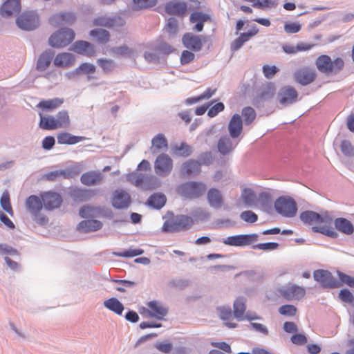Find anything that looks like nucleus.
Returning a JSON list of instances; mask_svg holds the SVG:
<instances>
[{
	"instance_id": "f257e3e1",
	"label": "nucleus",
	"mask_w": 354,
	"mask_h": 354,
	"mask_svg": "<svg viewBox=\"0 0 354 354\" xmlns=\"http://www.w3.org/2000/svg\"><path fill=\"white\" fill-rule=\"evenodd\" d=\"M171 214L172 217L163 223L162 227V232H163L174 233L187 231L194 224V221L189 216L184 214L174 216L173 213Z\"/></svg>"
},
{
	"instance_id": "f03ea898",
	"label": "nucleus",
	"mask_w": 354,
	"mask_h": 354,
	"mask_svg": "<svg viewBox=\"0 0 354 354\" xmlns=\"http://www.w3.org/2000/svg\"><path fill=\"white\" fill-rule=\"evenodd\" d=\"M127 180L143 190H152L158 185L156 177L142 173L131 172L127 174Z\"/></svg>"
},
{
	"instance_id": "7ed1b4c3",
	"label": "nucleus",
	"mask_w": 354,
	"mask_h": 354,
	"mask_svg": "<svg viewBox=\"0 0 354 354\" xmlns=\"http://www.w3.org/2000/svg\"><path fill=\"white\" fill-rule=\"evenodd\" d=\"M344 62L340 57L336 58L334 61L326 55H322L318 57L316 60L317 69L325 74L337 73L344 67Z\"/></svg>"
},
{
	"instance_id": "20e7f679",
	"label": "nucleus",
	"mask_w": 354,
	"mask_h": 354,
	"mask_svg": "<svg viewBox=\"0 0 354 354\" xmlns=\"http://www.w3.org/2000/svg\"><path fill=\"white\" fill-rule=\"evenodd\" d=\"M274 209L280 215L287 217H294L297 212L296 201L290 196H280L274 202Z\"/></svg>"
},
{
	"instance_id": "39448f33",
	"label": "nucleus",
	"mask_w": 354,
	"mask_h": 354,
	"mask_svg": "<svg viewBox=\"0 0 354 354\" xmlns=\"http://www.w3.org/2000/svg\"><path fill=\"white\" fill-rule=\"evenodd\" d=\"M206 187L201 183L195 181L180 184L176 188L177 193L187 198H197L205 192Z\"/></svg>"
},
{
	"instance_id": "423d86ee",
	"label": "nucleus",
	"mask_w": 354,
	"mask_h": 354,
	"mask_svg": "<svg viewBox=\"0 0 354 354\" xmlns=\"http://www.w3.org/2000/svg\"><path fill=\"white\" fill-rule=\"evenodd\" d=\"M75 38L74 31L63 28L53 34L49 38V44L53 47L62 48L68 45Z\"/></svg>"
},
{
	"instance_id": "0eeeda50",
	"label": "nucleus",
	"mask_w": 354,
	"mask_h": 354,
	"mask_svg": "<svg viewBox=\"0 0 354 354\" xmlns=\"http://www.w3.org/2000/svg\"><path fill=\"white\" fill-rule=\"evenodd\" d=\"M259 235L257 234H237L227 236L225 239H218V242L229 246L244 247L250 245L257 241Z\"/></svg>"
},
{
	"instance_id": "6e6552de",
	"label": "nucleus",
	"mask_w": 354,
	"mask_h": 354,
	"mask_svg": "<svg viewBox=\"0 0 354 354\" xmlns=\"http://www.w3.org/2000/svg\"><path fill=\"white\" fill-rule=\"evenodd\" d=\"M313 277L323 288L333 289L339 288L341 285L328 270H316L313 272Z\"/></svg>"
},
{
	"instance_id": "1a4fd4ad",
	"label": "nucleus",
	"mask_w": 354,
	"mask_h": 354,
	"mask_svg": "<svg viewBox=\"0 0 354 354\" xmlns=\"http://www.w3.org/2000/svg\"><path fill=\"white\" fill-rule=\"evenodd\" d=\"M173 168V161L171 158L165 153L159 155L154 162V169L159 176H167L169 175Z\"/></svg>"
},
{
	"instance_id": "9d476101",
	"label": "nucleus",
	"mask_w": 354,
	"mask_h": 354,
	"mask_svg": "<svg viewBox=\"0 0 354 354\" xmlns=\"http://www.w3.org/2000/svg\"><path fill=\"white\" fill-rule=\"evenodd\" d=\"M69 50L77 54L88 57H94L96 54L95 46L84 40L75 41L70 46Z\"/></svg>"
},
{
	"instance_id": "9b49d317",
	"label": "nucleus",
	"mask_w": 354,
	"mask_h": 354,
	"mask_svg": "<svg viewBox=\"0 0 354 354\" xmlns=\"http://www.w3.org/2000/svg\"><path fill=\"white\" fill-rule=\"evenodd\" d=\"M279 292L288 301L300 300L305 296L306 290L303 287L297 285H291L281 287L279 288Z\"/></svg>"
},
{
	"instance_id": "f8f14e48",
	"label": "nucleus",
	"mask_w": 354,
	"mask_h": 354,
	"mask_svg": "<svg viewBox=\"0 0 354 354\" xmlns=\"http://www.w3.org/2000/svg\"><path fill=\"white\" fill-rule=\"evenodd\" d=\"M131 202L130 195L124 189H117L112 194V206L118 209L129 207Z\"/></svg>"
},
{
	"instance_id": "ddd939ff",
	"label": "nucleus",
	"mask_w": 354,
	"mask_h": 354,
	"mask_svg": "<svg viewBox=\"0 0 354 354\" xmlns=\"http://www.w3.org/2000/svg\"><path fill=\"white\" fill-rule=\"evenodd\" d=\"M41 197L44 208L48 211L59 207L63 201L61 195L54 192H44Z\"/></svg>"
},
{
	"instance_id": "4468645a",
	"label": "nucleus",
	"mask_w": 354,
	"mask_h": 354,
	"mask_svg": "<svg viewBox=\"0 0 354 354\" xmlns=\"http://www.w3.org/2000/svg\"><path fill=\"white\" fill-rule=\"evenodd\" d=\"M298 93L292 86L282 87L277 95L279 103L283 106H288L295 103L297 100Z\"/></svg>"
},
{
	"instance_id": "2eb2a0df",
	"label": "nucleus",
	"mask_w": 354,
	"mask_h": 354,
	"mask_svg": "<svg viewBox=\"0 0 354 354\" xmlns=\"http://www.w3.org/2000/svg\"><path fill=\"white\" fill-rule=\"evenodd\" d=\"M165 10L169 15L180 17L187 14V5L185 1L173 0L165 4Z\"/></svg>"
},
{
	"instance_id": "dca6fc26",
	"label": "nucleus",
	"mask_w": 354,
	"mask_h": 354,
	"mask_svg": "<svg viewBox=\"0 0 354 354\" xmlns=\"http://www.w3.org/2000/svg\"><path fill=\"white\" fill-rule=\"evenodd\" d=\"M275 89L273 86L269 85L263 88L252 100V104L257 109L264 107L265 104L270 100L274 96Z\"/></svg>"
},
{
	"instance_id": "f3484780",
	"label": "nucleus",
	"mask_w": 354,
	"mask_h": 354,
	"mask_svg": "<svg viewBox=\"0 0 354 354\" xmlns=\"http://www.w3.org/2000/svg\"><path fill=\"white\" fill-rule=\"evenodd\" d=\"M20 10V0H6L0 8V15L3 17H10L18 15Z\"/></svg>"
},
{
	"instance_id": "a211bd4d",
	"label": "nucleus",
	"mask_w": 354,
	"mask_h": 354,
	"mask_svg": "<svg viewBox=\"0 0 354 354\" xmlns=\"http://www.w3.org/2000/svg\"><path fill=\"white\" fill-rule=\"evenodd\" d=\"M238 143L239 140H235L228 136H223L218 141L217 149L221 154L227 156L234 150Z\"/></svg>"
},
{
	"instance_id": "6ab92c4d",
	"label": "nucleus",
	"mask_w": 354,
	"mask_h": 354,
	"mask_svg": "<svg viewBox=\"0 0 354 354\" xmlns=\"http://www.w3.org/2000/svg\"><path fill=\"white\" fill-rule=\"evenodd\" d=\"M182 43L184 47L194 52L200 51L203 47L200 37L191 32L184 34L182 38Z\"/></svg>"
},
{
	"instance_id": "aec40b11",
	"label": "nucleus",
	"mask_w": 354,
	"mask_h": 354,
	"mask_svg": "<svg viewBox=\"0 0 354 354\" xmlns=\"http://www.w3.org/2000/svg\"><path fill=\"white\" fill-rule=\"evenodd\" d=\"M228 131L232 139H236L241 135L243 130V120L239 114H234L231 118L228 124Z\"/></svg>"
},
{
	"instance_id": "412c9836",
	"label": "nucleus",
	"mask_w": 354,
	"mask_h": 354,
	"mask_svg": "<svg viewBox=\"0 0 354 354\" xmlns=\"http://www.w3.org/2000/svg\"><path fill=\"white\" fill-rule=\"evenodd\" d=\"M201 171L199 161L189 159L183 163L180 167V174L183 176H191L198 174Z\"/></svg>"
},
{
	"instance_id": "4be33fe9",
	"label": "nucleus",
	"mask_w": 354,
	"mask_h": 354,
	"mask_svg": "<svg viewBox=\"0 0 354 354\" xmlns=\"http://www.w3.org/2000/svg\"><path fill=\"white\" fill-rule=\"evenodd\" d=\"M147 306L150 308L147 313L151 317L162 320L168 313V308L157 301H151L148 303Z\"/></svg>"
},
{
	"instance_id": "5701e85b",
	"label": "nucleus",
	"mask_w": 354,
	"mask_h": 354,
	"mask_svg": "<svg viewBox=\"0 0 354 354\" xmlns=\"http://www.w3.org/2000/svg\"><path fill=\"white\" fill-rule=\"evenodd\" d=\"M75 57L70 53L57 54L53 61L55 66L59 68H69L74 64Z\"/></svg>"
},
{
	"instance_id": "b1692460",
	"label": "nucleus",
	"mask_w": 354,
	"mask_h": 354,
	"mask_svg": "<svg viewBox=\"0 0 354 354\" xmlns=\"http://www.w3.org/2000/svg\"><path fill=\"white\" fill-rule=\"evenodd\" d=\"M167 140L162 133H158L152 138L150 150L153 154L165 151L167 149Z\"/></svg>"
},
{
	"instance_id": "393cba45",
	"label": "nucleus",
	"mask_w": 354,
	"mask_h": 354,
	"mask_svg": "<svg viewBox=\"0 0 354 354\" xmlns=\"http://www.w3.org/2000/svg\"><path fill=\"white\" fill-rule=\"evenodd\" d=\"M102 177L103 176L101 172L91 171L83 174L80 177V180L84 185H96L100 183Z\"/></svg>"
},
{
	"instance_id": "a878e982",
	"label": "nucleus",
	"mask_w": 354,
	"mask_h": 354,
	"mask_svg": "<svg viewBox=\"0 0 354 354\" xmlns=\"http://www.w3.org/2000/svg\"><path fill=\"white\" fill-rule=\"evenodd\" d=\"M102 227V223L98 220L88 219L84 220L79 223L77 225V230L83 233L89 232H95L100 230Z\"/></svg>"
},
{
	"instance_id": "bb28decb",
	"label": "nucleus",
	"mask_w": 354,
	"mask_h": 354,
	"mask_svg": "<svg viewBox=\"0 0 354 354\" xmlns=\"http://www.w3.org/2000/svg\"><path fill=\"white\" fill-rule=\"evenodd\" d=\"M207 198L209 205L213 208L219 209L223 205V196L220 191L217 189L211 188L209 189Z\"/></svg>"
},
{
	"instance_id": "cd10ccee",
	"label": "nucleus",
	"mask_w": 354,
	"mask_h": 354,
	"mask_svg": "<svg viewBox=\"0 0 354 354\" xmlns=\"http://www.w3.org/2000/svg\"><path fill=\"white\" fill-rule=\"evenodd\" d=\"M334 225L336 230L346 235H351L353 233L354 227L352 223L345 218H335Z\"/></svg>"
},
{
	"instance_id": "c85d7f7f",
	"label": "nucleus",
	"mask_w": 354,
	"mask_h": 354,
	"mask_svg": "<svg viewBox=\"0 0 354 354\" xmlns=\"http://www.w3.org/2000/svg\"><path fill=\"white\" fill-rule=\"evenodd\" d=\"M295 80L303 86L308 85L315 79V74L308 70L303 69L295 73Z\"/></svg>"
},
{
	"instance_id": "c756f323",
	"label": "nucleus",
	"mask_w": 354,
	"mask_h": 354,
	"mask_svg": "<svg viewBox=\"0 0 354 354\" xmlns=\"http://www.w3.org/2000/svg\"><path fill=\"white\" fill-rule=\"evenodd\" d=\"M26 205L31 214H37L42 209L43 201L39 196L31 195L26 199Z\"/></svg>"
},
{
	"instance_id": "7c9ffc66",
	"label": "nucleus",
	"mask_w": 354,
	"mask_h": 354,
	"mask_svg": "<svg viewBox=\"0 0 354 354\" xmlns=\"http://www.w3.org/2000/svg\"><path fill=\"white\" fill-rule=\"evenodd\" d=\"M246 299L244 297H239L234 302V316L238 321L245 319L244 313L246 310Z\"/></svg>"
},
{
	"instance_id": "2f4dec72",
	"label": "nucleus",
	"mask_w": 354,
	"mask_h": 354,
	"mask_svg": "<svg viewBox=\"0 0 354 354\" xmlns=\"http://www.w3.org/2000/svg\"><path fill=\"white\" fill-rule=\"evenodd\" d=\"M57 142L61 145H75L86 139L84 136H73L68 132H62L57 135Z\"/></svg>"
},
{
	"instance_id": "473e14b6",
	"label": "nucleus",
	"mask_w": 354,
	"mask_h": 354,
	"mask_svg": "<svg viewBox=\"0 0 354 354\" xmlns=\"http://www.w3.org/2000/svg\"><path fill=\"white\" fill-rule=\"evenodd\" d=\"M64 100L62 98L55 97L53 99L43 100L38 103L37 106L44 111H52L61 106Z\"/></svg>"
},
{
	"instance_id": "72a5a7b5",
	"label": "nucleus",
	"mask_w": 354,
	"mask_h": 354,
	"mask_svg": "<svg viewBox=\"0 0 354 354\" xmlns=\"http://www.w3.org/2000/svg\"><path fill=\"white\" fill-rule=\"evenodd\" d=\"M167 202L166 196L162 193H155L147 201V205L156 209H160Z\"/></svg>"
},
{
	"instance_id": "f704fd0d",
	"label": "nucleus",
	"mask_w": 354,
	"mask_h": 354,
	"mask_svg": "<svg viewBox=\"0 0 354 354\" xmlns=\"http://www.w3.org/2000/svg\"><path fill=\"white\" fill-rule=\"evenodd\" d=\"M54 54L50 51H44L42 53L37 62L36 69L39 71H44L50 64Z\"/></svg>"
},
{
	"instance_id": "c9c22d12",
	"label": "nucleus",
	"mask_w": 354,
	"mask_h": 354,
	"mask_svg": "<svg viewBox=\"0 0 354 354\" xmlns=\"http://www.w3.org/2000/svg\"><path fill=\"white\" fill-rule=\"evenodd\" d=\"M299 218L304 224L313 225L319 224L320 214L312 210H306L300 214Z\"/></svg>"
},
{
	"instance_id": "e433bc0d",
	"label": "nucleus",
	"mask_w": 354,
	"mask_h": 354,
	"mask_svg": "<svg viewBox=\"0 0 354 354\" xmlns=\"http://www.w3.org/2000/svg\"><path fill=\"white\" fill-rule=\"evenodd\" d=\"M94 195L91 189L76 188L71 191V196L76 201H86Z\"/></svg>"
},
{
	"instance_id": "4c0bfd02",
	"label": "nucleus",
	"mask_w": 354,
	"mask_h": 354,
	"mask_svg": "<svg viewBox=\"0 0 354 354\" xmlns=\"http://www.w3.org/2000/svg\"><path fill=\"white\" fill-rule=\"evenodd\" d=\"M106 308L113 311L118 315H121L124 309L123 304L115 297H111L104 301Z\"/></svg>"
},
{
	"instance_id": "58836bf2",
	"label": "nucleus",
	"mask_w": 354,
	"mask_h": 354,
	"mask_svg": "<svg viewBox=\"0 0 354 354\" xmlns=\"http://www.w3.org/2000/svg\"><path fill=\"white\" fill-rule=\"evenodd\" d=\"M100 212L101 208L100 207L86 205L80 209L79 215L82 218H93L97 216Z\"/></svg>"
},
{
	"instance_id": "ea45409f",
	"label": "nucleus",
	"mask_w": 354,
	"mask_h": 354,
	"mask_svg": "<svg viewBox=\"0 0 354 354\" xmlns=\"http://www.w3.org/2000/svg\"><path fill=\"white\" fill-rule=\"evenodd\" d=\"M39 127L45 130H54L58 129V126L53 116H44L41 113Z\"/></svg>"
},
{
	"instance_id": "a19ab883",
	"label": "nucleus",
	"mask_w": 354,
	"mask_h": 354,
	"mask_svg": "<svg viewBox=\"0 0 354 354\" xmlns=\"http://www.w3.org/2000/svg\"><path fill=\"white\" fill-rule=\"evenodd\" d=\"M90 36L95 38L99 43L105 44L110 38L109 32L102 28H96L91 30Z\"/></svg>"
},
{
	"instance_id": "79ce46f5",
	"label": "nucleus",
	"mask_w": 354,
	"mask_h": 354,
	"mask_svg": "<svg viewBox=\"0 0 354 354\" xmlns=\"http://www.w3.org/2000/svg\"><path fill=\"white\" fill-rule=\"evenodd\" d=\"M96 67L95 65L88 62H84L81 64L77 68H76V72L79 73V75H86L87 80H91L92 77L90 75L95 73Z\"/></svg>"
},
{
	"instance_id": "37998d69",
	"label": "nucleus",
	"mask_w": 354,
	"mask_h": 354,
	"mask_svg": "<svg viewBox=\"0 0 354 354\" xmlns=\"http://www.w3.org/2000/svg\"><path fill=\"white\" fill-rule=\"evenodd\" d=\"M157 0H133L132 8L133 10L147 9L154 6Z\"/></svg>"
},
{
	"instance_id": "c03bdc74",
	"label": "nucleus",
	"mask_w": 354,
	"mask_h": 354,
	"mask_svg": "<svg viewBox=\"0 0 354 354\" xmlns=\"http://www.w3.org/2000/svg\"><path fill=\"white\" fill-rule=\"evenodd\" d=\"M56 117L55 121L59 128L66 127L69 125L70 118L67 111L62 110L59 111Z\"/></svg>"
},
{
	"instance_id": "a18cd8bd",
	"label": "nucleus",
	"mask_w": 354,
	"mask_h": 354,
	"mask_svg": "<svg viewBox=\"0 0 354 354\" xmlns=\"http://www.w3.org/2000/svg\"><path fill=\"white\" fill-rule=\"evenodd\" d=\"M312 231L324 234L333 239H336L338 236L337 232H336L332 227L328 226H313L312 227Z\"/></svg>"
},
{
	"instance_id": "49530a36",
	"label": "nucleus",
	"mask_w": 354,
	"mask_h": 354,
	"mask_svg": "<svg viewBox=\"0 0 354 354\" xmlns=\"http://www.w3.org/2000/svg\"><path fill=\"white\" fill-rule=\"evenodd\" d=\"M174 150L177 156L185 158L192 153V148L185 142H181L179 146H176Z\"/></svg>"
},
{
	"instance_id": "de8ad7c7",
	"label": "nucleus",
	"mask_w": 354,
	"mask_h": 354,
	"mask_svg": "<svg viewBox=\"0 0 354 354\" xmlns=\"http://www.w3.org/2000/svg\"><path fill=\"white\" fill-rule=\"evenodd\" d=\"M241 113L245 125L250 124L257 116L255 111L251 106L244 107L242 109Z\"/></svg>"
},
{
	"instance_id": "09e8293b",
	"label": "nucleus",
	"mask_w": 354,
	"mask_h": 354,
	"mask_svg": "<svg viewBox=\"0 0 354 354\" xmlns=\"http://www.w3.org/2000/svg\"><path fill=\"white\" fill-rule=\"evenodd\" d=\"M97 64L104 73H110L115 68V63L111 59L100 58L97 60Z\"/></svg>"
},
{
	"instance_id": "8fccbe9b",
	"label": "nucleus",
	"mask_w": 354,
	"mask_h": 354,
	"mask_svg": "<svg viewBox=\"0 0 354 354\" xmlns=\"http://www.w3.org/2000/svg\"><path fill=\"white\" fill-rule=\"evenodd\" d=\"M241 198L245 205L251 206L254 202V192L251 189H244L241 194Z\"/></svg>"
},
{
	"instance_id": "3c124183",
	"label": "nucleus",
	"mask_w": 354,
	"mask_h": 354,
	"mask_svg": "<svg viewBox=\"0 0 354 354\" xmlns=\"http://www.w3.org/2000/svg\"><path fill=\"white\" fill-rule=\"evenodd\" d=\"M279 243L276 242L261 243L252 245L254 250H261L264 251H272L277 249Z\"/></svg>"
},
{
	"instance_id": "603ef678",
	"label": "nucleus",
	"mask_w": 354,
	"mask_h": 354,
	"mask_svg": "<svg viewBox=\"0 0 354 354\" xmlns=\"http://www.w3.org/2000/svg\"><path fill=\"white\" fill-rule=\"evenodd\" d=\"M342 153L348 157L354 156V147L351 145V142L347 140H344L340 145Z\"/></svg>"
},
{
	"instance_id": "864d4df0",
	"label": "nucleus",
	"mask_w": 354,
	"mask_h": 354,
	"mask_svg": "<svg viewBox=\"0 0 354 354\" xmlns=\"http://www.w3.org/2000/svg\"><path fill=\"white\" fill-rule=\"evenodd\" d=\"M210 20V15L202 12H194L190 16L191 22H206Z\"/></svg>"
},
{
	"instance_id": "5fc2aeb1",
	"label": "nucleus",
	"mask_w": 354,
	"mask_h": 354,
	"mask_svg": "<svg viewBox=\"0 0 354 354\" xmlns=\"http://www.w3.org/2000/svg\"><path fill=\"white\" fill-rule=\"evenodd\" d=\"M53 20L54 22H73L75 17L71 12H64L55 15Z\"/></svg>"
},
{
	"instance_id": "6e6d98bb",
	"label": "nucleus",
	"mask_w": 354,
	"mask_h": 354,
	"mask_svg": "<svg viewBox=\"0 0 354 354\" xmlns=\"http://www.w3.org/2000/svg\"><path fill=\"white\" fill-rule=\"evenodd\" d=\"M0 203L2 209L10 215H12V209L10 205V196L8 193L3 194L0 199Z\"/></svg>"
},
{
	"instance_id": "4d7b16f0",
	"label": "nucleus",
	"mask_w": 354,
	"mask_h": 354,
	"mask_svg": "<svg viewBox=\"0 0 354 354\" xmlns=\"http://www.w3.org/2000/svg\"><path fill=\"white\" fill-rule=\"evenodd\" d=\"M63 176L64 178H68L71 177L70 171L66 170H56L50 171L46 175V179L50 181L55 180L57 177Z\"/></svg>"
},
{
	"instance_id": "13d9d810",
	"label": "nucleus",
	"mask_w": 354,
	"mask_h": 354,
	"mask_svg": "<svg viewBox=\"0 0 354 354\" xmlns=\"http://www.w3.org/2000/svg\"><path fill=\"white\" fill-rule=\"evenodd\" d=\"M279 313L282 315L293 317L297 313V308L290 304L283 305L279 307Z\"/></svg>"
},
{
	"instance_id": "bf43d9fd",
	"label": "nucleus",
	"mask_w": 354,
	"mask_h": 354,
	"mask_svg": "<svg viewBox=\"0 0 354 354\" xmlns=\"http://www.w3.org/2000/svg\"><path fill=\"white\" fill-rule=\"evenodd\" d=\"M240 218L241 220L250 223H255L258 220L257 214L251 210H246L241 212Z\"/></svg>"
},
{
	"instance_id": "052dcab7",
	"label": "nucleus",
	"mask_w": 354,
	"mask_h": 354,
	"mask_svg": "<svg viewBox=\"0 0 354 354\" xmlns=\"http://www.w3.org/2000/svg\"><path fill=\"white\" fill-rule=\"evenodd\" d=\"M216 310L219 313L220 318L224 321H227L232 317V312L230 306H218Z\"/></svg>"
},
{
	"instance_id": "680f3d73",
	"label": "nucleus",
	"mask_w": 354,
	"mask_h": 354,
	"mask_svg": "<svg viewBox=\"0 0 354 354\" xmlns=\"http://www.w3.org/2000/svg\"><path fill=\"white\" fill-rule=\"evenodd\" d=\"M213 160H214V158H213L212 152H210V151H206V152L201 153L199 155L198 160V161H199V162L201 164V166L202 165L209 166L212 163Z\"/></svg>"
},
{
	"instance_id": "e2e57ef3",
	"label": "nucleus",
	"mask_w": 354,
	"mask_h": 354,
	"mask_svg": "<svg viewBox=\"0 0 354 354\" xmlns=\"http://www.w3.org/2000/svg\"><path fill=\"white\" fill-rule=\"evenodd\" d=\"M38 19V15L34 11H26L21 16V22H36Z\"/></svg>"
},
{
	"instance_id": "0e129e2a",
	"label": "nucleus",
	"mask_w": 354,
	"mask_h": 354,
	"mask_svg": "<svg viewBox=\"0 0 354 354\" xmlns=\"http://www.w3.org/2000/svg\"><path fill=\"white\" fill-rule=\"evenodd\" d=\"M263 73L267 79H272L275 74L279 71L276 66H270L264 65L262 68Z\"/></svg>"
},
{
	"instance_id": "69168bd1",
	"label": "nucleus",
	"mask_w": 354,
	"mask_h": 354,
	"mask_svg": "<svg viewBox=\"0 0 354 354\" xmlns=\"http://www.w3.org/2000/svg\"><path fill=\"white\" fill-rule=\"evenodd\" d=\"M195 58V55L187 50H185L182 52L180 55V64L182 65H186L192 62Z\"/></svg>"
},
{
	"instance_id": "338daca9",
	"label": "nucleus",
	"mask_w": 354,
	"mask_h": 354,
	"mask_svg": "<svg viewBox=\"0 0 354 354\" xmlns=\"http://www.w3.org/2000/svg\"><path fill=\"white\" fill-rule=\"evenodd\" d=\"M144 58L145 61L149 64H158L160 63V55L156 52L146 51L144 53Z\"/></svg>"
},
{
	"instance_id": "774afa93",
	"label": "nucleus",
	"mask_w": 354,
	"mask_h": 354,
	"mask_svg": "<svg viewBox=\"0 0 354 354\" xmlns=\"http://www.w3.org/2000/svg\"><path fill=\"white\" fill-rule=\"evenodd\" d=\"M337 275L342 283L346 284L349 287L354 288V277L340 271H337Z\"/></svg>"
}]
</instances>
